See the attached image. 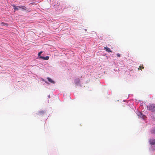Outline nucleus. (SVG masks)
Segmentation results:
<instances>
[{
  "label": "nucleus",
  "mask_w": 155,
  "mask_h": 155,
  "mask_svg": "<svg viewBox=\"0 0 155 155\" xmlns=\"http://www.w3.org/2000/svg\"><path fill=\"white\" fill-rule=\"evenodd\" d=\"M104 49L105 50L107 51L108 52H111L112 51L110 49L107 47H104Z\"/></svg>",
  "instance_id": "423d86ee"
},
{
  "label": "nucleus",
  "mask_w": 155,
  "mask_h": 155,
  "mask_svg": "<svg viewBox=\"0 0 155 155\" xmlns=\"http://www.w3.org/2000/svg\"><path fill=\"white\" fill-rule=\"evenodd\" d=\"M13 7H14V9L15 10H19V8H18V6H15V5H14V6H13Z\"/></svg>",
  "instance_id": "9d476101"
},
{
  "label": "nucleus",
  "mask_w": 155,
  "mask_h": 155,
  "mask_svg": "<svg viewBox=\"0 0 155 155\" xmlns=\"http://www.w3.org/2000/svg\"><path fill=\"white\" fill-rule=\"evenodd\" d=\"M47 79L48 81L51 83H52L53 84H54L55 83L54 81H53L49 77H48L47 78Z\"/></svg>",
  "instance_id": "6e6552de"
},
{
  "label": "nucleus",
  "mask_w": 155,
  "mask_h": 155,
  "mask_svg": "<svg viewBox=\"0 0 155 155\" xmlns=\"http://www.w3.org/2000/svg\"><path fill=\"white\" fill-rule=\"evenodd\" d=\"M151 133L153 134H155V128L153 129L151 131Z\"/></svg>",
  "instance_id": "9b49d317"
},
{
  "label": "nucleus",
  "mask_w": 155,
  "mask_h": 155,
  "mask_svg": "<svg viewBox=\"0 0 155 155\" xmlns=\"http://www.w3.org/2000/svg\"><path fill=\"white\" fill-rule=\"evenodd\" d=\"M45 83H47V82H46V81H45Z\"/></svg>",
  "instance_id": "2eb2a0df"
},
{
  "label": "nucleus",
  "mask_w": 155,
  "mask_h": 155,
  "mask_svg": "<svg viewBox=\"0 0 155 155\" xmlns=\"http://www.w3.org/2000/svg\"><path fill=\"white\" fill-rule=\"evenodd\" d=\"M147 109L152 112H155V104H151L148 105Z\"/></svg>",
  "instance_id": "f257e3e1"
},
{
  "label": "nucleus",
  "mask_w": 155,
  "mask_h": 155,
  "mask_svg": "<svg viewBox=\"0 0 155 155\" xmlns=\"http://www.w3.org/2000/svg\"><path fill=\"white\" fill-rule=\"evenodd\" d=\"M139 68H140V70H142V69H144V67H142V66H139Z\"/></svg>",
  "instance_id": "f8f14e48"
},
{
  "label": "nucleus",
  "mask_w": 155,
  "mask_h": 155,
  "mask_svg": "<svg viewBox=\"0 0 155 155\" xmlns=\"http://www.w3.org/2000/svg\"><path fill=\"white\" fill-rule=\"evenodd\" d=\"M18 8L21 9L23 11H28L29 10V9L25 6H18Z\"/></svg>",
  "instance_id": "f03ea898"
},
{
  "label": "nucleus",
  "mask_w": 155,
  "mask_h": 155,
  "mask_svg": "<svg viewBox=\"0 0 155 155\" xmlns=\"http://www.w3.org/2000/svg\"><path fill=\"white\" fill-rule=\"evenodd\" d=\"M40 58L41 59H43L44 60H48L49 58V57L48 56H47L46 57H44L42 56H40Z\"/></svg>",
  "instance_id": "0eeeda50"
},
{
  "label": "nucleus",
  "mask_w": 155,
  "mask_h": 155,
  "mask_svg": "<svg viewBox=\"0 0 155 155\" xmlns=\"http://www.w3.org/2000/svg\"><path fill=\"white\" fill-rule=\"evenodd\" d=\"M45 112L44 111H41L39 112L38 114L39 115H43Z\"/></svg>",
  "instance_id": "1a4fd4ad"
},
{
  "label": "nucleus",
  "mask_w": 155,
  "mask_h": 155,
  "mask_svg": "<svg viewBox=\"0 0 155 155\" xmlns=\"http://www.w3.org/2000/svg\"><path fill=\"white\" fill-rule=\"evenodd\" d=\"M117 56L118 57H120V54H117Z\"/></svg>",
  "instance_id": "4468645a"
},
{
  "label": "nucleus",
  "mask_w": 155,
  "mask_h": 155,
  "mask_svg": "<svg viewBox=\"0 0 155 155\" xmlns=\"http://www.w3.org/2000/svg\"><path fill=\"white\" fill-rule=\"evenodd\" d=\"M138 116L141 118H142L143 119H144L146 117V116L145 115H144L142 113L140 112L138 114Z\"/></svg>",
  "instance_id": "39448f33"
},
{
  "label": "nucleus",
  "mask_w": 155,
  "mask_h": 155,
  "mask_svg": "<svg viewBox=\"0 0 155 155\" xmlns=\"http://www.w3.org/2000/svg\"><path fill=\"white\" fill-rule=\"evenodd\" d=\"M150 144L151 145H154L155 144V139H151L149 141Z\"/></svg>",
  "instance_id": "7ed1b4c3"
},
{
  "label": "nucleus",
  "mask_w": 155,
  "mask_h": 155,
  "mask_svg": "<svg viewBox=\"0 0 155 155\" xmlns=\"http://www.w3.org/2000/svg\"><path fill=\"white\" fill-rule=\"evenodd\" d=\"M74 82L75 84H77L80 82V80L78 78L76 79L74 81Z\"/></svg>",
  "instance_id": "20e7f679"
},
{
  "label": "nucleus",
  "mask_w": 155,
  "mask_h": 155,
  "mask_svg": "<svg viewBox=\"0 0 155 155\" xmlns=\"http://www.w3.org/2000/svg\"><path fill=\"white\" fill-rule=\"evenodd\" d=\"M42 53V51H40V52H39L38 53V56L39 57H40V55H41V54Z\"/></svg>",
  "instance_id": "ddd939ff"
}]
</instances>
